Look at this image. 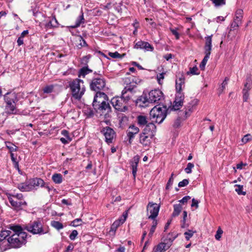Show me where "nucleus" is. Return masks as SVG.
Returning <instances> with one entry per match:
<instances>
[{"label": "nucleus", "instance_id": "1", "mask_svg": "<svg viewBox=\"0 0 252 252\" xmlns=\"http://www.w3.org/2000/svg\"><path fill=\"white\" fill-rule=\"evenodd\" d=\"M105 81L100 75L94 78L90 83L91 89L96 92L93 102V106L96 112L105 118L109 117L111 107L108 102L107 95L101 92L105 87Z\"/></svg>", "mask_w": 252, "mask_h": 252}, {"label": "nucleus", "instance_id": "2", "mask_svg": "<svg viewBox=\"0 0 252 252\" xmlns=\"http://www.w3.org/2000/svg\"><path fill=\"white\" fill-rule=\"evenodd\" d=\"M7 228L11 230L12 233L8 238V245L3 251L10 248H18L26 243L27 233L23 231L21 226L11 224Z\"/></svg>", "mask_w": 252, "mask_h": 252}, {"label": "nucleus", "instance_id": "3", "mask_svg": "<svg viewBox=\"0 0 252 252\" xmlns=\"http://www.w3.org/2000/svg\"><path fill=\"white\" fill-rule=\"evenodd\" d=\"M163 98V93L159 90H154L150 91L148 95L141 96L137 99V103L142 107L148 106L149 103H159Z\"/></svg>", "mask_w": 252, "mask_h": 252}, {"label": "nucleus", "instance_id": "4", "mask_svg": "<svg viewBox=\"0 0 252 252\" xmlns=\"http://www.w3.org/2000/svg\"><path fill=\"white\" fill-rule=\"evenodd\" d=\"M68 88L72 97L80 100L86 91L84 82L82 80L76 78L68 82Z\"/></svg>", "mask_w": 252, "mask_h": 252}, {"label": "nucleus", "instance_id": "5", "mask_svg": "<svg viewBox=\"0 0 252 252\" xmlns=\"http://www.w3.org/2000/svg\"><path fill=\"white\" fill-rule=\"evenodd\" d=\"M156 126L153 123H149L139 135V142L143 146L149 147L155 135Z\"/></svg>", "mask_w": 252, "mask_h": 252}, {"label": "nucleus", "instance_id": "6", "mask_svg": "<svg viewBox=\"0 0 252 252\" xmlns=\"http://www.w3.org/2000/svg\"><path fill=\"white\" fill-rule=\"evenodd\" d=\"M6 104L5 111L7 114H15L17 113L16 104L18 101L17 95L14 93H7L3 96Z\"/></svg>", "mask_w": 252, "mask_h": 252}, {"label": "nucleus", "instance_id": "7", "mask_svg": "<svg viewBox=\"0 0 252 252\" xmlns=\"http://www.w3.org/2000/svg\"><path fill=\"white\" fill-rule=\"evenodd\" d=\"M167 111L166 106L163 105H157L153 108L150 112L153 122L161 123L166 117Z\"/></svg>", "mask_w": 252, "mask_h": 252}, {"label": "nucleus", "instance_id": "8", "mask_svg": "<svg viewBox=\"0 0 252 252\" xmlns=\"http://www.w3.org/2000/svg\"><path fill=\"white\" fill-rule=\"evenodd\" d=\"M6 196L12 208L19 210L27 205L22 193H7Z\"/></svg>", "mask_w": 252, "mask_h": 252}, {"label": "nucleus", "instance_id": "9", "mask_svg": "<svg viewBox=\"0 0 252 252\" xmlns=\"http://www.w3.org/2000/svg\"><path fill=\"white\" fill-rule=\"evenodd\" d=\"M26 229L34 234H42L47 232V231H44L39 221H34L29 224L26 226Z\"/></svg>", "mask_w": 252, "mask_h": 252}, {"label": "nucleus", "instance_id": "10", "mask_svg": "<svg viewBox=\"0 0 252 252\" xmlns=\"http://www.w3.org/2000/svg\"><path fill=\"white\" fill-rule=\"evenodd\" d=\"M111 103L115 109L120 111H125L126 109V102L121 96L114 97L111 100Z\"/></svg>", "mask_w": 252, "mask_h": 252}, {"label": "nucleus", "instance_id": "11", "mask_svg": "<svg viewBox=\"0 0 252 252\" xmlns=\"http://www.w3.org/2000/svg\"><path fill=\"white\" fill-rule=\"evenodd\" d=\"M8 225L5 228H2L0 232V248L3 250L8 245V238H6L12 233L11 230L8 229Z\"/></svg>", "mask_w": 252, "mask_h": 252}, {"label": "nucleus", "instance_id": "12", "mask_svg": "<svg viewBox=\"0 0 252 252\" xmlns=\"http://www.w3.org/2000/svg\"><path fill=\"white\" fill-rule=\"evenodd\" d=\"M160 206L157 203L149 202L147 206V215L149 219H155L158 216Z\"/></svg>", "mask_w": 252, "mask_h": 252}, {"label": "nucleus", "instance_id": "13", "mask_svg": "<svg viewBox=\"0 0 252 252\" xmlns=\"http://www.w3.org/2000/svg\"><path fill=\"white\" fill-rule=\"evenodd\" d=\"M101 132L104 135L105 137V141L107 143H111L112 142L115 135V133L112 128L108 126H106L103 128L101 130Z\"/></svg>", "mask_w": 252, "mask_h": 252}, {"label": "nucleus", "instance_id": "14", "mask_svg": "<svg viewBox=\"0 0 252 252\" xmlns=\"http://www.w3.org/2000/svg\"><path fill=\"white\" fill-rule=\"evenodd\" d=\"M252 87V80L250 77H247L244 83V87L243 90V100L244 101H247L248 100L249 97V92Z\"/></svg>", "mask_w": 252, "mask_h": 252}, {"label": "nucleus", "instance_id": "15", "mask_svg": "<svg viewBox=\"0 0 252 252\" xmlns=\"http://www.w3.org/2000/svg\"><path fill=\"white\" fill-rule=\"evenodd\" d=\"M134 48L143 49L146 51H152L154 50V47L149 43L142 40L136 42L134 46Z\"/></svg>", "mask_w": 252, "mask_h": 252}, {"label": "nucleus", "instance_id": "16", "mask_svg": "<svg viewBox=\"0 0 252 252\" xmlns=\"http://www.w3.org/2000/svg\"><path fill=\"white\" fill-rule=\"evenodd\" d=\"M133 94V88L130 86L126 87L122 92V96L126 102L130 99Z\"/></svg>", "mask_w": 252, "mask_h": 252}, {"label": "nucleus", "instance_id": "17", "mask_svg": "<svg viewBox=\"0 0 252 252\" xmlns=\"http://www.w3.org/2000/svg\"><path fill=\"white\" fill-rule=\"evenodd\" d=\"M17 188L22 191H29L33 190L31 179L18 184Z\"/></svg>", "mask_w": 252, "mask_h": 252}, {"label": "nucleus", "instance_id": "18", "mask_svg": "<svg viewBox=\"0 0 252 252\" xmlns=\"http://www.w3.org/2000/svg\"><path fill=\"white\" fill-rule=\"evenodd\" d=\"M127 216V213H124L123 215L117 220H115L111 226V229L116 230L117 228L121 224H123L126 221Z\"/></svg>", "mask_w": 252, "mask_h": 252}, {"label": "nucleus", "instance_id": "19", "mask_svg": "<svg viewBox=\"0 0 252 252\" xmlns=\"http://www.w3.org/2000/svg\"><path fill=\"white\" fill-rule=\"evenodd\" d=\"M170 244L161 242L154 248L152 252H164L170 248Z\"/></svg>", "mask_w": 252, "mask_h": 252}, {"label": "nucleus", "instance_id": "20", "mask_svg": "<svg viewBox=\"0 0 252 252\" xmlns=\"http://www.w3.org/2000/svg\"><path fill=\"white\" fill-rule=\"evenodd\" d=\"M139 131V129L138 127L131 125L130 126L128 130H127V135L129 138V142L132 140L135 134L138 133Z\"/></svg>", "mask_w": 252, "mask_h": 252}, {"label": "nucleus", "instance_id": "21", "mask_svg": "<svg viewBox=\"0 0 252 252\" xmlns=\"http://www.w3.org/2000/svg\"><path fill=\"white\" fill-rule=\"evenodd\" d=\"M213 35L207 36L205 37V43L204 47V53H210L211 54V52L212 50V37Z\"/></svg>", "mask_w": 252, "mask_h": 252}, {"label": "nucleus", "instance_id": "22", "mask_svg": "<svg viewBox=\"0 0 252 252\" xmlns=\"http://www.w3.org/2000/svg\"><path fill=\"white\" fill-rule=\"evenodd\" d=\"M31 181L33 189H34L36 187L40 186L42 187L44 186L45 182L40 178L31 179Z\"/></svg>", "mask_w": 252, "mask_h": 252}, {"label": "nucleus", "instance_id": "23", "mask_svg": "<svg viewBox=\"0 0 252 252\" xmlns=\"http://www.w3.org/2000/svg\"><path fill=\"white\" fill-rule=\"evenodd\" d=\"M184 77L183 76L176 80V89L177 91H182V85L184 84Z\"/></svg>", "mask_w": 252, "mask_h": 252}, {"label": "nucleus", "instance_id": "24", "mask_svg": "<svg viewBox=\"0 0 252 252\" xmlns=\"http://www.w3.org/2000/svg\"><path fill=\"white\" fill-rule=\"evenodd\" d=\"M138 124L140 126H144L146 125V126L148 124H147V117L145 116L140 115L138 116L137 118Z\"/></svg>", "mask_w": 252, "mask_h": 252}, {"label": "nucleus", "instance_id": "25", "mask_svg": "<svg viewBox=\"0 0 252 252\" xmlns=\"http://www.w3.org/2000/svg\"><path fill=\"white\" fill-rule=\"evenodd\" d=\"M52 180L57 184H60L63 182V176L60 173H55L52 176Z\"/></svg>", "mask_w": 252, "mask_h": 252}, {"label": "nucleus", "instance_id": "26", "mask_svg": "<svg viewBox=\"0 0 252 252\" xmlns=\"http://www.w3.org/2000/svg\"><path fill=\"white\" fill-rule=\"evenodd\" d=\"M6 147L9 151L10 154L13 153V152L17 151L18 147L9 141H5Z\"/></svg>", "mask_w": 252, "mask_h": 252}, {"label": "nucleus", "instance_id": "27", "mask_svg": "<svg viewBox=\"0 0 252 252\" xmlns=\"http://www.w3.org/2000/svg\"><path fill=\"white\" fill-rule=\"evenodd\" d=\"M85 19L84 18L83 13L81 12V15H80L76 20L75 24L71 26L72 28H76L79 27L80 25L84 23Z\"/></svg>", "mask_w": 252, "mask_h": 252}, {"label": "nucleus", "instance_id": "28", "mask_svg": "<svg viewBox=\"0 0 252 252\" xmlns=\"http://www.w3.org/2000/svg\"><path fill=\"white\" fill-rule=\"evenodd\" d=\"M174 211L172 213V217H175L178 216L182 210V207L180 204H174L173 206Z\"/></svg>", "mask_w": 252, "mask_h": 252}, {"label": "nucleus", "instance_id": "29", "mask_svg": "<svg viewBox=\"0 0 252 252\" xmlns=\"http://www.w3.org/2000/svg\"><path fill=\"white\" fill-rule=\"evenodd\" d=\"M243 11L242 9H238L236 13L234 20L241 23L243 18Z\"/></svg>", "mask_w": 252, "mask_h": 252}, {"label": "nucleus", "instance_id": "30", "mask_svg": "<svg viewBox=\"0 0 252 252\" xmlns=\"http://www.w3.org/2000/svg\"><path fill=\"white\" fill-rule=\"evenodd\" d=\"M28 33V31L25 30L21 34L20 36L18 37L17 39V44L18 46H21L24 43V37L26 35H27Z\"/></svg>", "mask_w": 252, "mask_h": 252}, {"label": "nucleus", "instance_id": "31", "mask_svg": "<svg viewBox=\"0 0 252 252\" xmlns=\"http://www.w3.org/2000/svg\"><path fill=\"white\" fill-rule=\"evenodd\" d=\"M92 71L88 68V67H84L82 68L79 71V76H83L84 77L86 75L91 72Z\"/></svg>", "mask_w": 252, "mask_h": 252}, {"label": "nucleus", "instance_id": "32", "mask_svg": "<svg viewBox=\"0 0 252 252\" xmlns=\"http://www.w3.org/2000/svg\"><path fill=\"white\" fill-rule=\"evenodd\" d=\"M51 225L58 230L62 229L63 227V224L58 221H52L51 223Z\"/></svg>", "mask_w": 252, "mask_h": 252}, {"label": "nucleus", "instance_id": "33", "mask_svg": "<svg viewBox=\"0 0 252 252\" xmlns=\"http://www.w3.org/2000/svg\"><path fill=\"white\" fill-rule=\"evenodd\" d=\"M183 218L181 220V227L182 228H186L189 226V224L186 223V220L187 218V212L186 211L183 212Z\"/></svg>", "mask_w": 252, "mask_h": 252}, {"label": "nucleus", "instance_id": "34", "mask_svg": "<svg viewBox=\"0 0 252 252\" xmlns=\"http://www.w3.org/2000/svg\"><path fill=\"white\" fill-rule=\"evenodd\" d=\"M188 75H198L199 72H198V69L196 66H193V67H190L189 70L187 72Z\"/></svg>", "mask_w": 252, "mask_h": 252}, {"label": "nucleus", "instance_id": "35", "mask_svg": "<svg viewBox=\"0 0 252 252\" xmlns=\"http://www.w3.org/2000/svg\"><path fill=\"white\" fill-rule=\"evenodd\" d=\"M228 80H229V79L227 77H226L225 78L224 80L222 83L221 86L219 89V91L220 94L222 93L223 92L224 90L225 89V87L227 85Z\"/></svg>", "mask_w": 252, "mask_h": 252}, {"label": "nucleus", "instance_id": "36", "mask_svg": "<svg viewBox=\"0 0 252 252\" xmlns=\"http://www.w3.org/2000/svg\"><path fill=\"white\" fill-rule=\"evenodd\" d=\"M178 101H179L178 99H175L174 101L172 109L174 110H179L180 107H181L183 105V101H181V102H178Z\"/></svg>", "mask_w": 252, "mask_h": 252}, {"label": "nucleus", "instance_id": "37", "mask_svg": "<svg viewBox=\"0 0 252 252\" xmlns=\"http://www.w3.org/2000/svg\"><path fill=\"white\" fill-rule=\"evenodd\" d=\"M236 188H235V191L237 192V193L239 195H245L246 192L243 191V186L239 185H235Z\"/></svg>", "mask_w": 252, "mask_h": 252}, {"label": "nucleus", "instance_id": "38", "mask_svg": "<svg viewBox=\"0 0 252 252\" xmlns=\"http://www.w3.org/2000/svg\"><path fill=\"white\" fill-rule=\"evenodd\" d=\"M216 7H219L225 4V0H211Z\"/></svg>", "mask_w": 252, "mask_h": 252}, {"label": "nucleus", "instance_id": "39", "mask_svg": "<svg viewBox=\"0 0 252 252\" xmlns=\"http://www.w3.org/2000/svg\"><path fill=\"white\" fill-rule=\"evenodd\" d=\"M108 54L111 57L114 58V59H116V58L121 59L125 55L124 54L122 55L120 54H119L118 52H115L114 53L109 52Z\"/></svg>", "mask_w": 252, "mask_h": 252}, {"label": "nucleus", "instance_id": "40", "mask_svg": "<svg viewBox=\"0 0 252 252\" xmlns=\"http://www.w3.org/2000/svg\"><path fill=\"white\" fill-rule=\"evenodd\" d=\"M165 72H162L161 73H158L157 75V79L159 84L161 85L162 84V80L164 78Z\"/></svg>", "mask_w": 252, "mask_h": 252}, {"label": "nucleus", "instance_id": "41", "mask_svg": "<svg viewBox=\"0 0 252 252\" xmlns=\"http://www.w3.org/2000/svg\"><path fill=\"white\" fill-rule=\"evenodd\" d=\"M177 94H176V97L175 99H178L179 101L178 102L183 101L184 99V94L183 93H181V91H177Z\"/></svg>", "mask_w": 252, "mask_h": 252}, {"label": "nucleus", "instance_id": "42", "mask_svg": "<svg viewBox=\"0 0 252 252\" xmlns=\"http://www.w3.org/2000/svg\"><path fill=\"white\" fill-rule=\"evenodd\" d=\"M195 232V231H192L191 230H188V231H186L184 233V235L185 236V238L187 240H189V239L192 237L193 234Z\"/></svg>", "mask_w": 252, "mask_h": 252}, {"label": "nucleus", "instance_id": "43", "mask_svg": "<svg viewBox=\"0 0 252 252\" xmlns=\"http://www.w3.org/2000/svg\"><path fill=\"white\" fill-rule=\"evenodd\" d=\"M252 140V136L250 134L245 135L242 139V142L244 144L247 143Z\"/></svg>", "mask_w": 252, "mask_h": 252}, {"label": "nucleus", "instance_id": "44", "mask_svg": "<svg viewBox=\"0 0 252 252\" xmlns=\"http://www.w3.org/2000/svg\"><path fill=\"white\" fill-rule=\"evenodd\" d=\"M194 165L192 163L189 162L188 163L187 167L185 169V172L187 174H189L192 171V169L194 167Z\"/></svg>", "mask_w": 252, "mask_h": 252}, {"label": "nucleus", "instance_id": "45", "mask_svg": "<svg viewBox=\"0 0 252 252\" xmlns=\"http://www.w3.org/2000/svg\"><path fill=\"white\" fill-rule=\"evenodd\" d=\"M173 176H174V174L172 173L167 183V185H166V189H169L172 186L173 183V181H174V178H173Z\"/></svg>", "mask_w": 252, "mask_h": 252}, {"label": "nucleus", "instance_id": "46", "mask_svg": "<svg viewBox=\"0 0 252 252\" xmlns=\"http://www.w3.org/2000/svg\"><path fill=\"white\" fill-rule=\"evenodd\" d=\"M82 220L81 219H76L71 222V225L74 227L79 226L81 224Z\"/></svg>", "mask_w": 252, "mask_h": 252}, {"label": "nucleus", "instance_id": "47", "mask_svg": "<svg viewBox=\"0 0 252 252\" xmlns=\"http://www.w3.org/2000/svg\"><path fill=\"white\" fill-rule=\"evenodd\" d=\"M223 233L222 230L219 227L217 231V233L215 235V238L217 240H220L221 237V235Z\"/></svg>", "mask_w": 252, "mask_h": 252}, {"label": "nucleus", "instance_id": "48", "mask_svg": "<svg viewBox=\"0 0 252 252\" xmlns=\"http://www.w3.org/2000/svg\"><path fill=\"white\" fill-rule=\"evenodd\" d=\"M54 87L53 85L46 86L43 90L44 93L49 94L52 92Z\"/></svg>", "mask_w": 252, "mask_h": 252}, {"label": "nucleus", "instance_id": "49", "mask_svg": "<svg viewBox=\"0 0 252 252\" xmlns=\"http://www.w3.org/2000/svg\"><path fill=\"white\" fill-rule=\"evenodd\" d=\"M10 157H11V160L12 161V162H13L14 164V166L15 167H17L18 169H19V167H18V161H17V158H16L14 157V154L13 153H11L10 154Z\"/></svg>", "mask_w": 252, "mask_h": 252}, {"label": "nucleus", "instance_id": "50", "mask_svg": "<svg viewBox=\"0 0 252 252\" xmlns=\"http://www.w3.org/2000/svg\"><path fill=\"white\" fill-rule=\"evenodd\" d=\"M189 183V181L188 179H184L183 181L180 182L178 184L179 187H184L188 185Z\"/></svg>", "mask_w": 252, "mask_h": 252}, {"label": "nucleus", "instance_id": "51", "mask_svg": "<svg viewBox=\"0 0 252 252\" xmlns=\"http://www.w3.org/2000/svg\"><path fill=\"white\" fill-rule=\"evenodd\" d=\"M137 165V163H134L131 162V166L132 170V174L134 176H135L136 174Z\"/></svg>", "mask_w": 252, "mask_h": 252}, {"label": "nucleus", "instance_id": "52", "mask_svg": "<svg viewBox=\"0 0 252 252\" xmlns=\"http://www.w3.org/2000/svg\"><path fill=\"white\" fill-rule=\"evenodd\" d=\"M78 232L76 230H74L72 231L71 233L69 235V238L71 240H74L76 238L78 235Z\"/></svg>", "mask_w": 252, "mask_h": 252}, {"label": "nucleus", "instance_id": "53", "mask_svg": "<svg viewBox=\"0 0 252 252\" xmlns=\"http://www.w3.org/2000/svg\"><path fill=\"white\" fill-rule=\"evenodd\" d=\"M241 24V23L234 20L233 22L231 24V27L232 29H233L234 30L236 29V28L239 27Z\"/></svg>", "mask_w": 252, "mask_h": 252}, {"label": "nucleus", "instance_id": "54", "mask_svg": "<svg viewBox=\"0 0 252 252\" xmlns=\"http://www.w3.org/2000/svg\"><path fill=\"white\" fill-rule=\"evenodd\" d=\"M54 28V27H53V25H52V22H51L50 20H49L48 22H47L45 24V28L46 31H47L48 30H50V29H51Z\"/></svg>", "mask_w": 252, "mask_h": 252}, {"label": "nucleus", "instance_id": "55", "mask_svg": "<svg viewBox=\"0 0 252 252\" xmlns=\"http://www.w3.org/2000/svg\"><path fill=\"white\" fill-rule=\"evenodd\" d=\"M170 30L171 32L172 33V34L175 36L176 38L177 39H178L180 37V35L177 32V29H174L171 28L170 29Z\"/></svg>", "mask_w": 252, "mask_h": 252}, {"label": "nucleus", "instance_id": "56", "mask_svg": "<svg viewBox=\"0 0 252 252\" xmlns=\"http://www.w3.org/2000/svg\"><path fill=\"white\" fill-rule=\"evenodd\" d=\"M50 20L52 22V25H53V27L54 28H56V27H58V26L59 25V23H58L57 20L56 19V18L55 17H52V19H50Z\"/></svg>", "mask_w": 252, "mask_h": 252}, {"label": "nucleus", "instance_id": "57", "mask_svg": "<svg viewBox=\"0 0 252 252\" xmlns=\"http://www.w3.org/2000/svg\"><path fill=\"white\" fill-rule=\"evenodd\" d=\"M204 54H205V56L204 57V58L201 62L204 63H205L206 64V63L208 61V59L210 58V55L211 54H210V53H204Z\"/></svg>", "mask_w": 252, "mask_h": 252}, {"label": "nucleus", "instance_id": "58", "mask_svg": "<svg viewBox=\"0 0 252 252\" xmlns=\"http://www.w3.org/2000/svg\"><path fill=\"white\" fill-rule=\"evenodd\" d=\"M181 119L180 118H178L174 123L173 126L175 128L178 127L180 126Z\"/></svg>", "mask_w": 252, "mask_h": 252}, {"label": "nucleus", "instance_id": "59", "mask_svg": "<svg viewBox=\"0 0 252 252\" xmlns=\"http://www.w3.org/2000/svg\"><path fill=\"white\" fill-rule=\"evenodd\" d=\"M79 45L81 47L86 46L87 45L86 41L81 36L79 37Z\"/></svg>", "mask_w": 252, "mask_h": 252}, {"label": "nucleus", "instance_id": "60", "mask_svg": "<svg viewBox=\"0 0 252 252\" xmlns=\"http://www.w3.org/2000/svg\"><path fill=\"white\" fill-rule=\"evenodd\" d=\"M198 201L197 200H195L194 198H193L192 200V204L191 205V207H195L196 208L198 207Z\"/></svg>", "mask_w": 252, "mask_h": 252}, {"label": "nucleus", "instance_id": "61", "mask_svg": "<svg viewBox=\"0 0 252 252\" xmlns=\"http://www.w3.org/2000/svg\"><path fill=\"white\" fill-rule=\"evenodd\" d=\"M139 159H140V158L137 155V156H135L133 157V158H132V160H131V162H133V163H138L139 162Z\"/></svg>", "mask_w": 252, "mask_h": 252}, {"label": "nucleus", "instance_id": "62", "mask_svg": "<svg viewBox=\"0 0 252 252\" xmlns=\"http://www.w3.org/2000/svg\"><path fill=\"white\" fill-rule=\"evenodd\" d=\"M190 199V197L189 196H186L184 197L181 200H179V202L182 203H186Z\"/></svg>", "mask_w": 252, "mask_h": 252}, {"label": "nucleus", "instance_id": "63", "mask_svg": "<svg viewBox=\"0 0 252 252\" xmlns=\"http://www.w3.org/2000/svg\"><path fill=\"white\" fill-rule=\"evenodd\" d=\"M156 228V227H153V226L151 227L150 232H149V233L148 234L149 237H151L152 236L153 234H154V232L155 231Z\"/></svg>", "mask_w": 252, "mask_h": 252}, {"label": "nucleus", "instance_id": "64", "mask_svg": "<svg viewBox=\"0 0 252 252\" xmlns=\"http://www.w3.org/2000/svg\"><path fill=\"white\" fill-rule=\"evenodd\" d=\"M173 57V56L171 54H167L164 56V58L167 61H168L172 59Z\"/></svg>", "mask_w": 252, "mask_h": 252}]
</instances>
